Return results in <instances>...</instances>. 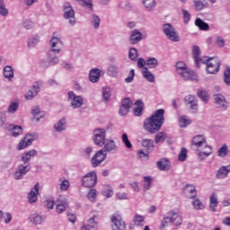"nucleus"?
Returning a JSON list of instances; mask_svg holds the SVG:
<instances>
[{
    "label": "nucleus",
    "mask_w": 230,
    "mask_h": 230,
    "mask_svg": "<svg viewBox=\"0 0 230 230\" xmlns=\"http://www.w3.org/2000/svg\"><path fill=\"white\" fill-rule=\"evenodd\" d=\"M192 55H193V58L195 60L197 67H200V64L206 63V59L208 58V57H203V58L200 57V48H199V46L193 47Z\"/></svg>",
    "instance_id": "nucleus-13"
},
{
    "label": "nucleus",
    "mask_w": 230,
    "mask_h": 230,
    "mask_svg": "<svg viewBox=\"0 0 230 230\" xmlns=\"http://www.w3.org/2000/svg\"><path fill=\"white\" fill-rule=\"evenodd\" d=\"M33 141H35V137L33 135H25V137L20 141L18 145V150H24V148H28V146H31Z\"/></svg>",
    "instance_id": "nucleus-14"
},
{
    "label": "nucleus",
    "mask_w": 230,
    "mask_h": 230,
    "mask_svg": "<svg viewBox=\"0 0 230 230\" xmlns=\"http://www.w3.org/2000/svg\"><path fill=\"white\" fill-rule=\"evenodd\" d=\"M37 154V150L32 149L31 151H28L24 153L22 156V163H28L31 157H35V155Z\"/></svg>",
    "instance_id": "nucleus-32"
},
{
    "label": "nucleus",
    "mask_w": 230,
    "mask_h": 230,
    "mask_svg": "<svg viewBox=\"0 0 230 230\" xmlns=\"http://www.w3.org/2000/svg\"><path fill=\"white\" fill-rule=\"evenodd\" d=\"M164 123V111L157 110L152 116L144 120V128L149 134H157Z\"/></svg>",
    "instance_id": "nucleus-1"
},
{
    "label": "nucleus",
    "mask_w": 230,
    "mask_h": 230,
    "mask_svg": "<svg viewBox=\"0 0 230 230\" xmlns=\"http://www.w3.org/2000/svg\"><path fill=\"white\" fill-rule=\"evenodd\" d=\"M152 182H154V179L150 176H145L144 177V184L143 188L144 190H150V186H152Z\"/></svg>",
    "instance_id": "nucleus-43"
},
{
    "label": "nucleus",
    "mask_w": 230,
    "mask_h": 230,
    "mask_svg": "<svg viewBox=\"0 0 230 230\" xmlns=\"http://www.w3.org/2000/svg\"><path fill=\"white\" fill-rule=\"evenodd\" d=\"M143 76L144 78H146V80H147V82H155V76L154 75V74H152V72L148 71L147 67L143 68Z\"/></svg>",
    "instance_id": "nucleus-31"
},
{
    "label": "nucleus",
    "mask_w": 230,
    "mask_h": 230,
    "mask_svg": "<svg viewBox=\"0 0 230 230\" xmlns=\"http://www.w3.org/2000/svg\"><path fill=\"white\" fill-rule=\"evenodd\" d=\"M142 146L146 148V150H154V140L152 139H143Z\"/></svg>",
    "instance_id": "nucleus-38"
},
{
    "label": "nucleus",
    "mask_w": 230,
    "mask_h": 230,
    "mask_svg": "<svg viewBox=\"0 0 230 230\" xmlns=\"http://www.w3.org/2000/svg\"><path fill=\"white\" fill-rule=\"evenodd\" d=\"M18 109H19V102H12L8 107L7 111L9 112V114H15Z\"/></svg>",
    "instance_id": "nucleus-42"
},
{
    "label": "nucleus",
    "mask_w": 230,
    "mask_h": 230,
    "mask_svg": "<svg viewBox=\"0 0 230 230\" xmlns=\"http://www.w3.org/2000/svg\"><path fill=\"white\" fill-rule=\"evenodd\" d=\"M64 17L65 19H69L70 24L74 25L76 22V18H75V10L71 6V4L66 3L64 4Z\"/></svg>",
    "instance_id": "nucleus-9"
},
{
    "label": "nucleus",
    "mask_w": 230,
    "mask_h": 230,
    "mask_svg": "<svg viewBox=\"0 0 230 230\" xmlns=\"http://www.w3.org/2000/svg\"><path fill=\"white\" fill-rule=\"evenodd\" d=\"M105 128H97L93 131V141L97 146H103L105 145Z\"/></svg>",
    "instance_id": "nucleus-8"
},
{
    "label": "nucleus",
    "mask_w": 230,
    "mask_h": 230,
    "mask_svg": "<svg viewBox=\"0 0 230 230\" xmlns=\"http://www.w3.org/2000/svg\"><path fill=\"white\" fill-rule=\"evenodd\" d=\"M29 222L34 224V226H40L42 224V216L39 214H32L29 216Z\"/></svg>",
    "instance_id": "nucleus-28"
},
{
    "label": "nucleus",
    "mask_w": 230,
    "mask_h": 230,
    "mask_svg": "<svg viewBox=\"0 0 230 230\" xmlns=\"http://www.w3.org/2000/svg\"><path fill=\"white\" fill-rule=\"evenodd\" d=\"M145 222V217L136 214L134 217V224H143Z\"/></svg>",
    "instance_id": "nucleus-62"
},
{
    "label": "nucleus",
    "mask_w": 230,
    "mask_h": 230,
    "mask_svg": "<svg viewBox=\"0 0 230 230\" xmlns=\"http://www.w3.org/2000/svg\"><path fill=\"white\" fill-rule=\"evenodd\" d=\"M107 158V151L103 149L99 150L92 158V166L93 168H96V166H100V164Z\"/></svg>",
    "instance_id": "nucleus-10"
},
{
    "label": "nucleus",
    "mask_w": 230,
    "mask_h": 230,
    "mask_svg": "<svg viewBox=\"0 0 230 230\" xmlns=\"http://www.w3.org/2000/svg\"><path fill=\"white\" fill-rule=\"evenodd\" d=\"M227 145H223L217 151L218 157H226V155H227Z\"/></svg>",
    "instance_id": "nucleus-52"
},
{
    "label": "nucleus",
    "mask_w": 230,
    "mask_h": 230,
    "mask_svg": "<svg viewBox=\"0 0 230 230\" xmlns=\"http://www.w3.org/2000/svg\"><path fill=\"white\" fill-rule=\"evenodd\" d=\"M39 91H40L39 86H33L25 94L26 100H31L32 98H35V96H37V94H39Z\"/></svg>",
    "instance_id": "nucleus-30"
},
{
    "label": "nucleus",
    "mask_w": 230,
    "mask_h": 230,
    "mask_svg": "<svg viewBox=\"0 0 230 230\" xmlns=\"http://www.w3.org/2000/svg\"><path fill=\"white\" fill-rule=\"evenodd\" d=\"M39 188H40V185H39V182H37L34 185V188L28 194V199L30 204H33L37 202V194H39Z\"/></svg>",
    "instance_id": "nucleus-21"
},
{
    "label": "nucleus",
    "mask_w": 230,
    "mask_h": 230,
    "mask_svg": "<svg viewBox=\"0 0 230 230\" xmlns=\"http://www.w3.org/2000/svg\"><path fill=\"white\" fill-rule=\"evenodd\" d=\"M69 181L67 180H64L61 181L60 183V190L61 191H67V190H69Z\"/></svg>",
    "instance_id": "nucleus-58"
},
{
    "label": "nucleus",
    "mask_w": 230,
    "mask_h": 230,
    "mask_svg": "<svg viewBox=\"0 0 230 230\" xmlns=\"http://www.w3.org/2000/svg\"><path fill=\"white\" fill-rule=\"evenodd\" d=\"M198 96L199 98H200V100L205 102V103H208V102H209V95H208V92L204 90H199Z\"/></svg>",
    "instance_id": "nucleus-44"
},
{
    "label": "nucleus",
    "mask_w": 230,
    "mask_h": 230,
    "mask_svg": "<svg viewBox=\"0 0 230 230\" xmlns=\"http://www.w3.org/2000/svg\"><path fill=\"white\" fill-rule=\"evenodd\" d=\"M94 227H98V215H93V217L87 221V225L81 227V230H91L94 229Z\"/></svg>",
    "instance_id": "nucleus-18"
},
{
    "label": "nucleus",
    "mask_w": 230,
    "mask_h": 230,
    "mask_svg": "<svg viewBox=\"0 0 230 230\" xmlns=\"http://www.w3.org/2000/svg\"><path fill=\"white\" fill-rule=\"evenodd\" d=\"M108 75L110 76H117L118 75V66H109Z\"/></svg>",
    "instance_id": "nucleus-55"
},
{
    "label": "nucleus",
    "mask_w": 230,
    "mask_h": 230,
    "mask_svg": "<svg viewBox=\"0 0 230 230\" xmlns=\"http://www.w3.org/2000/svg\"><path fill=\"white\" fill-rule=\"evenodd\" d=\"M55 35H57L56 32H54L53 37L50 40V47L53 53H58L59 51H61L64 43H62V40H60V38Z\"/></svg>",
    "instance_id": "nucleus-11"
},
{
    "label": "nucleus",
    "mask_w": 230,
    "mask_h": 230,
    "mask_svg": "<svg viewBox=\"0 0 230 230\" xmlns=\"http://www.w3.org/2000/svg\"><path fill=\"white\" fill-rule=\"evenodd\" d=\"M180 75L184 80H197V74L190 68L183 70Z\"/></svg>",
    "instance_id": "nucleus-25"
},
{
    "label": "nucleus",
    "mask_w": 230,
    "mask_h": 230,
    "mask_svg": "<svg viewBox=\"0 0 230 230\" xmlns=\"http://www.w3.org/2000/svg\"><path fill=\"white\" fill-rule=\"evenodd\" d=\"M183 191L187 199H195L197 197V189L193 185H187Z\"/></svg>",
    "instance_id": "nucleus-22"
},
{
    "label": "nucleus",
    "mask_w": 230,
    "mask_h": 230,
    "mask_svg": "<svg viewBox=\"0 0 230 230\" xmlns=\"http://www.w3.org/2000/svg\"><path fill=\"white\" fill-rule=\"evenodd\" d=\"M135 105H137V107L134 109V114L136 116H142L143 115V107H145V103H143V101L137 100L135 102Z\"/></svg>",
    "instance_id": "nucleus-29"
},
{
    "label": "nucleus",
    "mask_w": 230,
    "mask_h": 230,
    "mask_svg": "<svg viewBox=\"0 0 230 230\" xmlns=\"http://www.w3.org/2000/svg\"><path fill=\"white\" fill-rule=\"evenodd\" d=\"M214 102L217 109H222L226 111L227 109L229 102L226 100V97L223 94L217 93L214 95Z\"/></svg>",
    "instance_id": "nucleus-12"
},
{
    "label": "nucleus",
    "mask_w": 230,
    "mask_h": 230,
    "mask_svg": "<svg viewBox=\"0 0 230 230\" xmlns=\"http://www.w3.org/2000/svg\"><path fill=\"white\" fill-rule=\"evenodd\" d=\"M98 182V175L96 172L92 171L85 174L82 179V184L84 188H94V185Z\"/></svg>",
    "instance_id": "nucleus-5"
},
{
    "label": "nucleus",
    "mask_w": 230,
    "mask_h": 230,
    "mask_svg": "<svg viewBox=\"0 0 230 230\" xmlns=\"http://www.w3.org/2000/svg\"><path fill=\"white\" fill-rule=\"evenodd\" d=\"M224 82L226 85H230V66H226L224 72Z\"/></svg>",
    "instance_id": "nucleus-51"
},
{
    "label": "nucleus",
    "mask_w": 230,
    "mask_h": 230,
    "mask_svg": "<svg viewBox=\"0 0 230 230\" xmlns=\"http://www.w3.org/2000/svg\"><path fill=\"white\" fill-rule=\"evenodd\" d=\"M56 202V211L58 215L64 213L69 208V203H67V199H58Z\"/></svg>",
    "instance_id": "nucleus-16"
},
{
    "label": "nucleus",
    "mask_w": 230,
    "mask_h": 230,
    "mask_svg": "<svg viewBox=\"0 0 230 230\" xmlns=\"http://www.w3.org/2000/svg\"><path fill=\"white\" fill-rule=\"evenodd\" d=\"M87 199L89 200H91V202H94V200L96 199V190L95 189H92L89 190V192L87 194Z\"/></svg>",
    "instance_id": "nucleus-56"
},
{
    "label": "nucleus",
    "mask_w": 230,
    "mask_h": 230,
    "mask_svg": "<svg viewBox=\"0 0 230 230\" xmlns=\"http://www.w3.org/2000/svg\"><path fill=\"white\" fill-rule=\"evenodd\" d=\"M230 173V165H223L217 172V179H226Z\"/></svg>",
    "instance_id": "nucleus-19"
},
{
    "label": "nucleus",
    "mask_w": 230,
    "mask_h": 230,
    "mask_svg": "<svg viewBox=\"0 0 230 230\" xmlns=\"http://www.w3.org/2000/svg\"><path fill=\"white\" fill-rule=\"evenodd\" d=\"M121 106L130 110V107H132V101L128 98H125L121 102Z\"/></svg>",
    "instance_id": "nucleus-60"
},
{
    "label": "nucleus",
    "mask_w": 230,
    "mask_h": 230,
    "mask_svg": "<svg viewBox=\"0 0 230 230\" xmlns=\"http://www.w3.org/2000/svg\"><path fill=\"white\" fill-rule=\"evenodd\" d=\"M192 145L200 148V146H205V151H201L199 153V157H209L210 155L213 154V148L210 146H208L206 143V137L202 135H198L193 137Z\"/></svg>",
    "instance_id": "nucleus-2"
},
{
    "label": "nucleus",
    "mask_w": 230,
    "mask_h": 230,
    "mask_svg": "<svg viewBox=\"0 0 230 230\" xmlns=\"http://www.w3.org/2000/svg\"><path fill=\"white\" fill-rule=\"evenodd\" d=\"M128 57L130 60H137V57H139V54L137 53V49L131 48L128 51Z\"/></svg>",
    "instance_id": "nucleus-49"
},
{
    "label": "nucleus",
    "mask_w": 230,
    "mask_h": 230,
    "mask_svg": "<svg viewBox=\"0 0 230 230\" xmlns=\"http://www.w3.org/2000/svg\"><path fill=\"white\" fill-rule=\"evenodd\" d=\"M0 15L3 17H6V15H8V9H6L4 0H0Z\"/></svg>",
    "instance_id": "nucleus-50"
},
{
    "label": "nucleus",
    "mask_w": 230,
    "mask_h": 230,
    "mask_svg": "<svg viewBox=\"0 0 230 230\" xmlns=\"http://www.w3.org/2000/svg\"><path fill=\"white\" fill-rule=\"evenodd\" d=\"M122 141L127 148H132V144L130 143V140H128V136L126 133L122 135Z\"/></svg>",
    "instance_id": "nucleus-59"
},
{
    "label": "nucleus",
    "mask_w": 230,
    "mask_h": 230,
    "mask_svg": "<svg viewBox=\"0 0 230 230\" xmlns=\"http://www.w3.org/2000/svg\"><path fill=\"white\" fill-rule=\"evenodd\" d=\"M181 12H182L183 21L185 24H188L190 21H191V14H190V13L185 9H183Z\"/></svg>",
    "instance_id": "nucleus-57"
},
{
    "label": "nucleus",
    "mask_w": 230,
    "mask_h": 230,
    "mask_svg": "<svg viewBox=\"0 0 230 230\" xmlns=\"http://www.w3.org/2000/svg\"><path fill=\"white\" fill-rule=\"evenodd\" d=\"M188 68V66H186V63L182 62V61H179L176 63V71L177 73H179L180 75L183 72L186 71Z\"/></svg>",
    "instance_id": "nucleus-45"
},
{
    "label": "nucleus",
    "mask_w": 230,
    "mask_h": 230,
    "mask_svg": "<svg viewBox=\"0 0 230 230\" xmlns=\"http://www.w3.org/2000/svg\"><path fill=\"white\" fill-rule=\"evenodd\" d=\"M4 78H7L8 80H12L13 78V68L10 66H6L4 68Z\"/></svg>",
    "instance_id": "nucleus-35"
},
{
    "label": "nucleus",
    "mask_w": 230,
    "mask_h": 230,
    "mask_svg": "<svg viewBox=\"0 0 230 230\" xmlns=\"http://www.w3.org/2000/svg\"><path fill=\"white\" fill-rule=\"evenodd\" d=\"M204 64L207 66V73H208V75H217V73L220 71V66H222V62H220V59L217 57H207Z\"/></svg>",
    "instance_id": "nucleus-3"
},
{
    "label": "nucleus",
    "mask_w": 230,
    "mask_h": 230,
    "mask_svg": "<svg viewBox=\"0 0 230 230\" xmlns=\"http://www.w3.org/2000/svg\"><path fill=\"white\" fill-rule=\"evenodd\" d=\"M195 26H197V28H199L201 31H208L209 30V24L203 22L200 18H197L195 20Z\"/></svg>",
    "instance_id": "nucleus-26"
},
{
    "label": "nucleus",
    "mask_w": 230,
    "mask_h": 230,
    "mask_svg": "<svg viewBox=\"0 0 230 230\" xmlns=\"http://www.w3.org/2000/svg\"><path fill=\"white\" fill-rule=\"evenodd\" d=\"M102 195L104 197H107L108 199H111L114 195V190H112V187L106 185L102 189Z\"/></svg>",
    "instance_id": "nucleus-37"
},
{
    "label": "nucleus",
    "mask_w": 230,
    "mask_h": 230,
    "mask_svg": "<svg viewBox=\"0 0 230 230\" xmlns=\"http://www.w3.org/2000/svg\"><path fill=\"white\" fill-rule=\"evenodd\" d=\"M217 206H218V199H217V194L212 193L210 196L209 208L210 209H212V211H215L217 208Z\"/></svg>",
    "instance_id": "nucleus-36"
},
{
    "label": "nucleus",
    "mask_w": 230,
    "mask_h": 230,
    "mask_svg": "<svg viewBox=\"0 0 230 230\" xmlns=\"http://www.w3.org/2000/svg\"><path fill=\"white\" fill-rule=\"evenodd\" d=\"M92 22L94 26V28H99L100 27V17H98L97 15H93L92 18Z\"/></svg>",
    "instance_id": "nucleus-63"
},
{
    "label": "nucleus",
    "mask_w": 230,
    "mask_h": 230,
    "mask_svg": "<svg viewBox=\"0 0 230 230\" xmlns=\"http://www.w3.org/2000/svg\"><path fill=\"white\" fill-rule=\"evenodd\" d=\"M164 33H165L166 37L172 40V42H179L181 40V37H179V34L177 33V31H175V28L172 26L170 23L164 24Z\"/></svg>",
    "instance_id": "nucleus-6"
},
{
    "label": "nucleus",
    "mask_w": 230,
    "mask_h": 230,
    "mask_svg": "<svg viewBox=\"0 0 230 230\" xmlns=\"http://www.w3.org/2000/svg\"><path fill=\"white\" fill-rule=\"evenodd\" d=\"M144 6L146 8V10H152V8H155V0H144L143 1Z\"/></svg>",
    "instance_id": "nucleus-48"
},
{
    "label": "nucleus",
    "mask_w": 230,
    "mask_h": 230,
    "mask_svg": "<svg viewBox=\"0 0 230 230\" xmlns=\"http://www.w3.org/2000/svg\"><path fill=\"white\" fill-rule=\"evenodd\" d=\"M55 129L57 132H62V130L66 129V119H61L58 123H57L55 126Z\"/></svg>",
    "instance_id": "nucleus-41"
},
{
    "label": "nucleus",
    "mask_w": 230,
    "mask_h": 230,
    "mask_svg": "<svg viewBox=\"0 0 230 230\" xmlns=\"http://www.w3.org/2000/svg\"><path fill=\"white\" fill-rule=\"evenodd\" d=\"M68 97L70 98V100H72L71 105L73 109H78L82 107V105H84V99L82 98V96L75 95L74 92H69Z\"/></svg>",
    "instance_id": "nucleus-15"
},
{
    "label": "nucleus",
    "mask_w": 230,
    "mask_h": 230,
    "mask_svg": "<svg viewBox=\"0 0 230 230\" xmlns=\"http://www.w3.org/2000/svg\"><path fill=\"white\" fill-rule=\"evenodd\" d=\"M142 39H143V34L136 29L131 32V35L129 37V41H130V44H137V42H141Z\"/></svg>",
    "instance_id": "nucleus-23"
},
{
    "label": "nucleus",
    "mask_w": 230,
    "mask_h": 230,
    "mask_svg": "<svg viewBox=\"0 0 230 230\" xmlns=\"http://www.w3.org/2000/svg\"><path fill=\"white\" fill-rule=\"evenodd\" d=\"M102 75V72L98 68L92 69L89 74V80L93 84H96L100 80V76Z\"/></svg>",
    "instance_id": "nucleus-24"
},
{
    "label": "nucleus",
    "mask_w": 230,
    "mask_h": 230,
    "mask_svg": "<svg viewBox=\"0 0 230 230\" xmlns=\"http://www.w3.org/2000/svg\"><path fill=\"white\" fill-rule=\"evenodd\" d=\"M146 66L151 68L157 67V66H159V62L155 59V58H151L146 60Z\"/></svg>",
    "instance_id": "nucleus-53"
},
{
    "label": "nucleus",
    "mask_w": 230,
    "mask_h": 230,
    "mask_svg": "<svg viewBox=\"0 0 230 230\" xmlns=\"http://www.w3.org/2000/svg\"><path fill=\"white\" fill-rule=\"evenodd\" d=\"M156 166L162 172H166V171L170 170L172 164L170 163V160H168L166 158H162L161 160L156 162Z\"/></svg>",
    "instance_id": "nucleus-20"
},
{
    "label": "nucleus",
    "mask_w": 230,
    "mask_h": 230,
    "mask_svg": "<svg viewBox=\"0 0 230 230\" xmlns=\"http://www.w3.org/2000/svg\"><path fill=\"white\" fill-rule=\"evenodd\" d=\"M192 206L195 209H204V203H202L199 199L193 200Z\"/></svg>",
    "instance_id": "nucleus-54"
},
{
    "label": "nucleus",
    "mask_w": 230,
    "mask_h": 230,
    "mask_svg": "<svg viewBox=\"0 0 230 230\" xmlns=\"http://www.w3.org/2000/svg\"><path fill=\"white\" fill-rule=\"evenodd\" d=\"M105 152H112V150H116V143L114 140H106L104 142Z\"/></svg>",
    "instance_id": "nucleus-34"
},
{
    "label": "nucleus",
    "mask_w": 230,
    "mask_h": 230,
    "mask_svg": "<svg viewBox=\"0 0 230 230\" xmlns=\"http://www.w3.org/2000/svg\"><path fill=\"white\" fill-rule=\"evenodd\" d=\"M112 230H127V224L123 221V217L119 214H114L111 217Z\"/></svg>",
    "instance_id": "nucleus-7"
},
{
    "label": "nucleus",
    "mask_w": 230,
    "mask_h": 230,
    "mask_svg": "<svg viewBox=\"0 0 230 230\" xmlns=\"http://www.w3.org/2000/svg\"><path fill=\"white\" fill-rule=\"evenodd\" d=\"M194 3V8L198 12H200V10H204L206 8V4L201 0H193Z\"/></svg>",
    "instance_id": "nucleus-46"
},
{
    "label": "nucleus",
    "mask_w": 230,
    "mask_h": 230,
    "mask_svg": "<svg viewBox=\"0 0 230 230\" xmlns=\"http://www.w3.org/2000/svg\"><path fill=\"white\" fill-rule=\"evenodd\" d=\"M169 217H164L162 220L161 227H166L168 224H173V226H181L182 224V216L179 215L173 210L168 213Z\"/></svg>",
    "instance_id": "nucleus-4"
},
{
    "label": "nucleus",
    "mask_w": 230,
    "mask_h": 230,
    "mask_svg": "<svg viewBox=\"0 0 230 230\" xmlns=\"http://www.w3.org/2000/svg\"><path fill=\"white\" fill-rule=\"evenodd\" d=\"M190 123H191V121L190 119H188V118L186 116L180 117L179 125L181 128H186V127H188V125H190Z\"/></svg>",
    "instance_id": "nucleus-40"
},
{
    "label": "nucleus",
    "mask_w": 230,
    "mask_h": 230,
    "mask_svg": "<svg viewBox=\"0 0 230 230\" xmlns=\"http://www.w3.org/2000/svg\"><path fill=\"white\" fill-rule=\"evenodd\" d=\"M28 172H30V165H19L18 169L16 170V172L13 174V178L16 181H19L21 179H22V175H26V173H28Z\"/></svg>",
    "instance_id": "nucleus-17"
},
{
    "label": "nucleus",
    "mask_w": 230,
    "mask_h": 230,
    "mask_svg": "<svg viewBox=\"0 0 230 230\" xmlns=\"http://www.w3.org/2000/svg\"><path fill=\"white\" fill-rule=\"evenodd\" d=\"M155 143H164L166 141V133L158 132L155 137Z\"/></svg>",
    "instance_id": "nucleus-39"
},
{
    "label": "nucleus",
    "mask_w": 230,
    "mask_h": 230,
    "mask_svg": "<svg viewBox=\"0 0 230 230\" xmlns=\"http://www.w3.org/2000/svg\"><path fill=\"white\" fill-rule=\"evenodd\" d=\"M216 44L218 48H224V46H226V40H224V38L218 36L216 39Z\"/></svg>",
    "instance_id": "nucleus-61"
},
{
    "label": "nucleus",
    "mask_w": 230,
    "mask_h": 230,
    "mask_svg": "<svg viewBox=\"0 0 230 230\" xmlns=\"http://www.w3.org/2000/svg\"><path fill=\"white\" fill-rule=\"evenodd\" d=\"M10 129L12 130V136L13 137H19L21 134H22V127L21 126H10Z\"/></svg>",
    "instance_id": "nucleus-33"
},
{
    "label": "nucleus",
    "mask_w": 230,
    "mask_h": 230,
    "mask_svg": "<svg viewBox=\"0 0 230 230\" xmlns=\"http://www.w3.org/2000/svg\"><path fill=\"white\" fill-rule=\"evenodd\" d=\"M129 109L128 108H125L124 106H120L119 111V116H127V113L129 112Z\"/></svg>",
    "instance_id": "nucleus-64"
},
{
    "label": "nucleus",
    "mask_w": 230,
    "mask_h": 230,
    "mask_svg": "<svg viewBox=\"0 0 230 230\" xmlns=\"http://www.w3.org/2000/svg\"><path fill=\"white\" fill-rule=\"evenodd\" d=\"M185 102H186L187 105H190V109L197 111V107H199V104H197V98H195V96L187 95L185 97Z\"/></svg>",
    "instance_id": "nucleus-27"
},
{
    "label": "nucleus",
    "mask_w": 230,
    "mask_h": 230,
    "mask_svg": "<svg viewBox=\"0 0 230 230\" xmlns=\"http://www.w3.org/2000/svg\"><path fill=\"white\" fill-rule=\"evenodd\" d=\"M186 159H188V149H186L185 147H182L180 151L178 161H181L182 163Z\"/></svg>",
    "instance_id": "nucleus-47"
}]
</instances>
